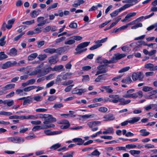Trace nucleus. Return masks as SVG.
I'll list each match as a JSON object with an SVG mask.
<instances>
[{"label": "nucleus", "instance_id": "f257e3e1", "mask_svg": "<svg viewBox=\"0 0 157 157\" xmlns=\"http://www.w3.org/2000/svg\"><path fill=\"white\" fill-rule=\"evenodd\" d=\"M109 97L110 98L113 99L110 100H109L110 102L116 103L119 101L121 102L120 105H121L128 104L131 102V100L129 99L124 101V98H119V96L118 95H110L109 96Z\"/></svg>", "mask_w": 157, "mask_h": 157}, {"label": "nucleus", "instance_id": "f03ea898", "mask_svg": "<svg viewBox=\"0 0 157 157\" xmlns=\"http://www.w3.org/2000/svg\"><path fill=\"white\" fill-rule=\"evenodd\" d=\"M90 42H85L80 43L78 45L77 48H75V51L76 52H75V55L80 54L81 53L86 51L87 50L86 48L83 49L82 48H84L87 46L90 43Z\"/></svg>", "mask_w": 157, "mask_h": 157}, {"label": "nucleus", "instance_id": "7ed1b4c3", "mask_svg": "<svg viewBox=\"0 0 157 157\" xmlns=\"http://www.w3.org/2000/svg\"><path fill=\"white\" fill-rule=\"evenodd\" d=\"M7 140L9 142L16 144L21 143L25 141L23 138L17 136L9 137L7 138Z\"/></svg>", "mask_w": 157, "mask_h": 157}, {"label": "nucleus", "instance_id": "20e7f679", "mask_svg": "<svg viewBox=\"0 0 157 157\" xmlns=\"http://www.w3.org/2000/svg\"><path fill=\"white\" fill-rule=\"evenodd\" d=\"M56 121V119L53 117L52 115L49 114H46L43 122V123L45 125H52V124H49V123H52Z\"/></svg>", "mask_w": 157, "mask_h": 157}, {"label": "nucleus", "instance_id": "39448f33", "mask_svg": "<svg viewBox=\"0 0 157 157\" xmlns=\"http://www.w3.org/2000/svg\"><path fill=\"white\" fill-rule=\"evenodd\" d=\"M107 65H102L98 67L97 68L98 71H97L95 75H97L100 74L105 73L108 71V69L106 66Z\"/></svg>", "mask_w": 157, "mask_h": 157}, {"label": "nucleus", "instance_id": "423d86ee", "mask_svg": "<svg viewBox=\"0 0 157 157\" xmlns=\"http://www.w3.org/2000/svg\"><path fill=\"white\" fill-rule=\"evenodd\" d=\"M144 77L142 72L133 73L132 75V78L134 81L139 80L140 81H142Z\"/></svg>", "mask_w": 157, "mask_h": 157}, {"label": "nucleus", "instance_id": "0eeeda50", "mask_svg": "<svg viewBox=\"0 0 157 157\" xmlns=\"http://www.w3.org/2000/svg\"><path fill=\"white\" fill-rule=\"evenodd\" d=\"M140 119V117H134L131 119V120L126 121L121 123V125L122 126H124L127 125L128 123L131 124H133L137 122Z\"/></svg>", "mask_w": 157, "mask_h": 157}, {"label": "nucleus", "instance_id": "6e6552de", "mask_svg": "<svg viewBox=\"0 0 157 157\" xmlns=\"http://www.w3.org/2000/svg\"><path fill=\"white\" fill-rule=\"evenodd\" d=\"M134 89H131L127 91V93L124 95L123 97L126 98H136L138 97L136 93L132 94L134 92Z\"/></svg>", "mask_w": 157, "mask_h": 157}, {"label": "nucleus", "instance_id": "1a4fd4ad", "mask_svg": "<svg viewBox=\"0 0 157 157\" xmlns=\"http://www.w3.org/2000/svg\"><path fill=\"white\" fill-rule=\"evenodd\" d=\"M55 126L54 124L48 125L46 124L42 126H34L32 129L33 131H35L39 129H43L54 127Z\"/></svg>", "mask_w": 157, "mask_h": 157}, {"label": "nucleus", "instance_id": "9d476101", "mask_svg": "<svg viewBox=\"0 0 157 157\" xmlns=\"http://www.w3.org/2000/svg\"><path fill=\"white\" fill-rule=\"evenodd\" d=\"M144 67L145 68L149 69L150 71L157 70L156 66H154V64L151 63H148L145 64Z\"/></svg>", "mask_w": 157, "mask_h": 157}, {"label": "nucleus", "instance_id": "9b49d317", "mask_svg": "<svg viewBox=\"0 0 157 157\" xmlns=\"http://www.w3.org/2000/svg\"><path fill=\"white\" fill-rule=\"evenodd\" d=\"M115 56L112 58L113 60L115 61L114 63L116 62L117 60L120 59L126 56V55L124 54H121L119 53H117L115 54Z\"/></svg>", "mask_w": 157, "mask_h": 157}, {"label": "nucleus", "instance_id": "f8f14e48", "mask_svg": "<svg viewBox=\"0 0 157 157\" xmlns=\"http://www.w3.org/2000/svg\"><path fill=\"white\" fill-rule=\"evenodd\" d=\"M101 124V122L99 121H93L89 122L87 123V125L90 128H92L96 126Z\"/></svg>", "mask_w": 157, "mask_h": 157}, {"label": "nucleus", "instance_id": "ddd939ff", "mask_svg": "<svg viewBox=\"0 0 157 157\" xmlns=\"http://www.w3.org/2000/svg\"><path fill=\"white\" fill-rule=\"evenodd\" d=\"M103 118L105 119L104 120L105 121H110L115 119V117H113V114H109L103 117Z\"/></svg>", "mask_w": 157, "mask_h": 157}, {"label": "nucleus", "instance_id": "4468645a", "mask_svg": "<svg viewBox=\"0 0 157 157\" xmlns=\"http://www.w3.org/2000/svg\"><path fill=\"white\" fill-rule=\"evenodd\" d=\"M86 89H80L78 90H73L72 93L73 94H78L79 95H81L82 93L86 91Z\"/></svg>", "mask_w": 157, "mask_h": 157}, {"label": "nucleus", "instance_id": "2eb2a0df", "mask_svg": "<svg viewBox=\"0 0 157 157\" xmlns=\"http://www.w3.org/2000/svg\"><path fill=\"white\" fill-rule=\"evenodd\" d=\"M44 17H39L37 18V21L38 24H37L38 26H42L44 25Z\"/></svg>", "mask_w": 157, "mask_h": 157}, {"label": "nucleus", "instance_id": "dca6fc26", "mask_svg": "<svg viewBox=\"0 0 157 157\" xmlns=\"http://www.w3.org/2000/svg\"><path fill=\"white\" fill-rule=\"evenodd\" d=\"M68 46H65L63 47H60L57 49H56V53H60L62 52H64L67 50Z\"/></svg>", "mask_w": 157, "mask_h": 157}, {"label": "nucleus", "instance_id": "f3484780", "mask_svg": "<svg viewBox=\"0 0 157 157\" xmlns=\"http://www.w3.org/2000/svg\"><path fill=\"white\" fill-rule=\"evenodd\" d=\"M41 71L39 67H37L34 69V70L30 72L29 74V76H33L37 75L38 73H40Z\"/></svg>", "mask_w": 157, "mask_h": 157}, {"label": "nucleus", "instance_id": "a211bd4d", "mask_svg": "<svg viewBox=\"0 0 157 157\" xmlns=\"http://www.w3.org/2000/svg\"><path fill=\"white\" fill-rule=\"evenodd\" d=\"M84 2H85L83 0H78L75 1L74 3L72 5V6L74 7H77L81 4H83Z\"/></svg>", "mask_w": 157, "mask_h": 157}, {"label": "nucleus", "instance_id": "6ab92c4d", "mask_svg": "<svg viewBox=\"0 0 157 157\" xmlns=\"http://www.w3.org/2000/svg\"><path fill=\"white\" fill-rule=\"evenodd\" d=\"M75 42V41L74 40L72 36L67 40L64 43L66 45H71L74 44Z\"/></svg>", "mask_w": 157, "mask_h": 157}, {"label": "nucleus", "instance_id": "aec40b11", "mask_svg": "<svg viewBox=\"0 0 157 157\" xmlns=\"http://www.w3.org/2000/svg\"><path fill=\"white\" fill-rule=\"evenodd\" d=\"M44 51L46 53H49L51 54H52L54 53H55L56 49L54 48H48L44 50Z\"/></svg>", "mask_w": 157, "mask_h": 157}, {"label": "nucleus", "instance_id": "412c9836", "mask_svg": "<svg viewBox=\"0 0 157 157\" xmlns=\"http://www.w3.org/2000/svg\"><path fill=\"white\" fill-rule=\"evenodd\" d=\"M15 84H9L6 85L5 86L3 87V89H4L5 91L10 89L14 88L15 87Z\"/></svg>", "mask_w": 157, "mask_h": 157}, {"label": "nucleus", "instance_id": "4be33fe9", "mask_svg": "<svg viewBox=\"0 0 157 157\" xmlns=\"http://www.w3.org/2000/svg\"><path fill=\"white\" fill-rule=\"evenodd\" d=\"M106 77L104 75H100L95 79V81L96 82H100L101 80H105L106 79Z\"/></svg>", "mask_w": 157, "mask_h": 157}, {"label": "nucleus", "instance_id": "5701e85b", "mask_svg": "<svg viewBox=\"0 0 157 157\" xmlns=\"http://www.w3.org/2000/svg\"><path fill=\"white\" fill-rule=\"evenodd\" d=\"M14 101L13 100H5L4 105H7L8 107H10L14 105Z\"/></svg>", "mask_w": 157, "mask_h": 157}, {"label": "nucleus", "instance_id": "b1692460", "mask_svg": "<svg viewBox=\"0 0 157 157\" xmlns=\"http://www.w3.org/2000/svg\"><path fill=\"white\" fill-rule=\"evenodd\" d=\"M38 56V54L36 53H32L28 57V59L29 61H31L36 58Z\"/></svg>", "mask_w": 157, "mask_h": 157}, {"label": "nucleus", "instance_id": "393cba45", "mask_svg": "<svg viewBox=\"0 0 157 157\" xmlns=\"http://www.w3.org/2000/svg\"><path fill=\"white\" fill-rule=\"evenodd\" d=\"M133 5V4H125L119 9H118L117 10H118L119 12H120L121 11L124 10L128 8L131 6H132Z\"/></svg>", "mask_w": 157, "mask_h": 157}, {"label": "nucleus", "instance_id": "a878e982", "mask_svg": "<svg viewBox=\"0 0 157 157\" xmlns=\"http://www.w3.org/2000/svg\"><path fill=\"white\" fill-rule=\"evenodd\" d=\"M133 5V4H125L119 9H118L117 10H118L119 12H120L121 11L124 10L128 8L131 6H132Z\"/></svg>", "mask_w": 157, "mask_h": 157}, {"label": "nucleus", "instance_id": "bb28decb", "mask_svg": "<svg viewBox=\"0 0 157 157\" xmlns=\"http://www.w3.org/2000/svg\"><path fill=\"white\" fill-rule=\"evenodd\" d=\"M140 135L142 136H147L150 134V132L146 131V129H142L140 131Z\"/></svg>", "mask_w": 157, "mask_h": 157}, {"label": "nucleus", "instance_id": "cd10ccee", "mask_svg": "<svg viewBox=\"0 0 157 157\" xmlns=\"http://www.w3.org/2000/svg\"><path fill=\"white\" fill-rule=\"evenodd\" d=\"M15 21V19L13 18L11 20L8 21L7 22V29H10L12 26V25L14 23Z\"/></svg>", "mask_w": 157, "mask_h": 157}, {"label": "nucleus", "instance_id": "c85d7f7f", "mask_svg": "<svg viewBox=\"0 0 157 157\" xmlns=\"http://www.w3.org/2000/svg\"><path fill=\"white\" fill-rule=\"evenodd\" d=\"M35 86L33 85L26 87L23 89L24 91L25 92H29L36 88Z\"/></svg>", "mask_w": 157, "mask_h": 157}, {"label": "nucleus", "instance_id": "c756f323", "mask_svg": "<svg viewBox=\"0 0 157 157\" xmlns=\"http://www.w3.org/2000/svg\"><path fill=\"white\" fill-rule=\"evenodd\" d=\"M11 65L10 62L8 61L3 64L1 66V67L3 69H6L7 68L10 67Z\"/></svg>", "mask_w": 157, "mask_h": 157}, {"label": "nucleus", "instance_id": "7c9ffc66", "mask_svg": "<svg viewBox=\"0 0 157 157\" xmlns=\"http://www.w3.org/2000/svg\"><path fill=\"white\" fill-rule=\"evenodd\" d=\"M17 50L15 48H12L10 50L9 55L11 56H15L17 55Z\"/></svg>", "mask_w": 157, "mask_h": 157}, {"label": "nucleus", "instance_id": "2f4dec72", "mask_svg": "<svg viewBox=\"0 0 157 157\" xmlns=\"http://www.w3.org/2000/svg\"><path fill=\"white\" fill-rule=\"evenodd\" d=\"M63 68L62 65L55 66L53 68V71H59Z\"/></svg>", "mask_w": 157, "mask_h": 157}, {"label": "nucleus", "instance_id": "473e14b6", "mask_svg": "<svg viewBox=\"0 0 157 157\" xmlns=\"http://www.w3.org/2000/svg\"><path fill=\"white\" fill-rule=\"evenodd\" d=\"M129 152L132 155L136 156V155H139L140 153V151L133 150H130Z\"/></svg>", "mask_w": 157, "mask_h": 157}, {"label": "nucleus", "instance_id": "72a5a7b5", "mask_svg": "<svg viewBox=\"0 0 157 157\" xmlns=\"http://www.w3.org/2000/svg\"><path fill=\"white\" fill-rule=\"evenodd\" d=\"M82 77L83 78L82 79V81L83 82H86L90 81V77L88 75H82Z\"/></svg>", "mask_w": 157, "mask_h": 157}, {"label": "nucleus", "instance_id": "f704fd0d", "mask_svg": "<svg viewBox=\"0 0 157 157\" xmlns=\"http://www.w3.org/2000/svg\"><path fill=\"white\" fill-rule=\"evenodd\" d=\"M48 62L51 64H54L56 63V59L53 56L50 57L48 59Z\"/></svg>", "mask_w": 157, "mask_h": 157}, {"label": "nucleus", "instance_id": "c9c22d12", "mask_svg": "<svg viewBox=\"0 0 157 157\" xmlns=\"http://www.w3.org/2000/svg\"><path fill=\"white\" fill-rule=\"evenodd\" d=\"M94 114H93L90 115H81L80 117L83 119H87L88 118L93 117L95 116Z\"/></svg>", "mask_w": 157, "mask_h": 157}, {"label": "nucleus", "instance_id": "e433bc0d", "mask_svg": "<svg viewBox=\"0 0 157 157\" xmlns=\"http://www.w3.org/2000/svg\"><path fill=\"white\" fill-rule=\"evenodd\" d=\"M107 39L108 38L107 37L105 38L102 39L101 40H99L95 41L94 42L96 44H101V43H102L106 42L107 40Z\"/></svg>", "mask_w": 157, "mask_h": 157}, {"label": "nucleus", "instance_id": "4c0bfd02", "mask_svg": "<svg viewBox=\"0 0 157 157\" xmlns=\"http://www.w3.org/2000/svg\"><path fill=\"white\" fill-rule=\"evenodd\" d=\"M38 14L39 13L38 11L34 10L30 13V16L33 18H35L36 17Z\"/></svg>", "mask_w": 157, "mask_h": 157}, {"label": "nucleus", "instance_id": "58836bf2", "mask_svg": "<svg viewBox=\"0 0 157 157\" xmlns=\"http://www.w3.org/2000/svg\"><path fill=\"white\" fill-rule=\"evenodd\" d=\"M7 56L5 54L4 52H0V60H2L4 59L7 58Z\"/></svg>", "mask_w": 157, "mask_h": 157}, {"label": "nucleus", "instance_id": "ea45409f", "mask_svg": "<svg viewBox=\"0 0 157 157\" xmlns=\"http://www.w3.org/2000/svg\"><path fill=\"white\" fill-rule=\"evenodd\" d=\"M77 24L74 22H71L69 25V27L72 29H75L77 27Z\"/></svg>", "mask_w": 157, "mask_h": 157}, {"label": "nucleus", "instance_id": "a19ab883", "mask_svg": "<svg viewBox=\"0 0 157 157\" xmlns=\"http://www.w3.org/2000/svg\"><path fill=\"white\" fill-rule=\"evenodd\" d=\"M153 90V88L148 86H144L143 87V90L144 92H147Z\"/></svg>", "mask_w": 157, "mask_h": 157}, {"label": "nucleus", "instance_id": "79ce46f5", "mask_svg": "<svg viewBox=\"0 0 157 157\" xmlns=\"http://www.w3.org/2000/svg\"><path fill=\"white\" fill-rule=\"evenodd\" d=\"M61 146V144L59 143H57L56 144L53 145L52 146L50 147V149H53L54 150H56L58 148H59Z\"/></svg>", "mask_w": 157, "mask_h": 157}, {"label": "nucleus", "instance_id": "37998d69", "mask_svg": "<svg viewBox=\"0 0 157 157\" xmlns=\"http://www.w3.org/2000/svg\"><path fill=\"white\" fill-rule=\"evenodd\" d=\"M33 99L36 101H40L42 100L43 98L40 95H38L34 96Z\"/></svg>", "mask_w": 157, "mask_h": 157}, {"label": "nucleus", "instance_id": "c03bdc74", "mask_svg": "<svg viewBox=\"0 0 157 157\" xmlns=\"http://www.w3.org/2000/svg\"><path fill=\"white\" fill-rule=\"evenodd\" d=\"M6 38V36H3L0 39V45L3 46L6 44V41H4L5 39Z\"/></svg>", "mask_w": 157, "mask_h": 157}, {"label": "nucleus", "instance_id": "a18cd8bd", "mask_svg": "<svg viewBox=\"0 0 157 157\" xmlns=\"http://www.w3.org/2000/svg\"><path fill=\"white\" fill-rule=\"evenodd\" d=\"M102 45V44H96L94 45L93 46H92V47H90V50L91 51L93 50L94 49H95L100 47Z\"/></svg>", "mask_w": 157, "mask_h": 157}, {"label": "nucleus", "instance_id": "49530a36", "mask_svg": "<svg viewBox=\"0 0 157 157\" xmlns=\"http://www.w3.org/2000/svg\"><path fill=\"white\" fill-rule=\"evenodd\" d=\"M102 63H114L115 61H114L112 59H111L109 60H108L106 59H104L101 61Z\"/></svg>", "mask_w": 157, "mask_h": 157}, {"label": "nucleus", "instance_id": "de8ad7c7", "mask_svg": "<svg viewBox=\"0 0 157 157\" xmlns=\"http://www.w3.org/2000/svg\"><path fill=\"white\" fill-rule=\"evenodd\" d=\"M47 57V56L45 54L39 55L37 58L40 60H44Z\"/></svg>", "mask_w": 157, "mask_h": 157}, {"label": "nucleus", "instance_id": "09e8293b", "mask_svg": "<svg viewBox=\"0 0 157 157\" xmlns=\"http://www.w3.org/2000/svg\"><path fill=\"white\" fill-rule=\"evenodd\" d=\"M129 67H124L118 71L119 73H121L127 71L130 69Z\"/></svg>", "mask_w": 157, "mask_h": 157}, {"label": "nucleus", "instance_id": "8fccbe9b", "mask_svg": "<svg viewBox=\"0 0 157 157\" xmlns=\"http://www.w3.org/2000/svg\"><path fill=\"white\" fill-rule=\"evenodd\" d=\"M12 113L10 112H7L4 111H2L0 112V115L5 116H10L12 115Z\"/></svg>", "mask_w": 157, "mask_h": 157}, {"label": "nucleus", "instance_id": "3c124183", "mask_svg": "<svg viewBox=\"0 0 157 157\" xmlns=\"http://www.w3.org/2000/svg\"><path fill=\"white\" fill-rule=\"evenodd\" d=\"M66 37L65 36L61 37L60 38L57 39L55 40V42L56 43H60L65 40L66 39Z\"/></svg>", "mask_w": 157, "mask_h": 157}, {"label": "nucleus", "instance_id": "603ef678", "mask_svg": "<svg viewBox=\"0 0 157 157\" xmlns=\"http://www.w3.org/2000/svg\"><path fill=\"white\" fill-rule=\"evenodd\" d=\"M102 88L106 90V92L109 93H111L113 92V90L108 86H103Z\"/></svg>", "mask_w": 157, "mask_h": 157}, {"label": "nucleus", "instance_id": "864d4df0", "mask_svg": "<svg viewBox=\"0 0 157 157\" xmlns=\"http://www.w3.org/2000/svg\"><path fill=\"white\" fill-rule=\"evenodd\" d=\"M34 20H33L31 21H26L23 22L22 23L23 24H26L27 25H30L34 23Z\"/></svg>", "mask_w": 157, "mask_h": 157}, {"label": "nucleus", "instance_id": "5fc2aeb1", "mask_svg": "<svg viewBox=\"0 0 157 157\" xmlns=\"http://www.w3.org/2000/svg\"><path fill=\"white\" fill-rule=\"evenodd\" d=\"M100 154V153L97 149L95 150L91 153V155L93 156H99Z\"/></svg>", "mask_w": 157, "mask_h": 157}, {"label": "nucleus", "instance_id": "6e6d98bb", "mask_svg": "<svg viewBox=\"0 0 157 157\" xmlns=\"http://www.w3.org/2000/svg\"><path fill=\"white\" fill-rule=\"evenodd\" d=\"M119 13V12L117 9L110 13V15L112 17H115L117 16Z\"/></svg>", "mask_w": 157, "mask_h": 157}, {"label": "nucleus", "instance_id": "4d7b16f0", "mask_svg": "<svg viewBox=\"0 0 157 157\" xmlns=\"http://www.w3.org/2000/svg\"><path fill=\"white\" fill-rule=\"evenodd\" d=\"M29 98V97H28L24 100L23 102V105H26L28 104H29L31 102V100Z\"/></svg>", "mask_w": 157, "mask_h": 157}, {"label": "nucleus", "instance_id": "13d9d810", "mask_svg": "<svg viewBox=\"0 0 157 157\" xmlns=\"http://www.w3.org/2000/svg\"><path fill=\"white\" fill-rule=\"evenodd\" d=\"M25 33H22L19 35L15 37L13 39V40L14 41H17L20 38H21L22 36Z\"/></svg>", "mask_w": 157, "mask_h": 157}, {"label": "nucleus", "instance_id": "bf43d9fd", "mask_svg": "<svg viewBox=\"0 0 157 157\" xmlns=\"http://www.w3.org/2000/svg\"><path fill=\"white\" fill-rule=\"evenodd\" d=\"M44 132L47 136L52 135V132L50 129L45 130L44 131Z\"/></svg>", "mask_w": 157, "mask_h": 157}, {"label": "nucleus", "instance_id": "052dcab7", "mask_svg": "<svg viewBox=\"0 0 157 157\" xmlns=\"http://www.w3.org/2000/svg\"><path fill=\"white\" fill-rule=\"evenodd\" d=\"M72 37L74 40L75 41V40L79 41L81 40L82 39V37L81 36L78 35L74 36H72Z\"/></svg>", "mask_w": 157, "mask_h": 157}, {"label": "nucleus", "instance_id": "680f3d73", "mask_svg": "<svg viewBox=\"0 0 157 157\" xmlns=\"http://www.w3.org/2000/svg\"><path fill=\"white\" fill-rule=\"evenodd\" d=\"M142 26V24L141 23H139L133 26H132L131 27L132 29H136L138 28L139 27H141Z\"/></svg>", "mask_w": 157, "mask_h": 157}, {"label": "nucleus", "instance_id": "e2e57ef3", "mask_svg": "<svg viewBox=\"0 0 157 157\" xmlns=\"http://www.w3.org/2000/svg\"><path fill=\"white\" fill-rule=\"evenodd\" d=\"M63 106V105L62 103H60L59 104H55L53 107L55 109H57L58 108H60L61 107H62Z\"/></svg>", "mask_w": 157, "mask_h": 157}, {"label": "nucleus", "instance_id": "0e129e2a", "mask_svg": "<svg viewBox=\"0 0 157 157\" xmlns=\"http://www.w3.org/2000/svg\"><path fill=\"white\" fill-rule=\"evenodd\" d=\"M7 25L6 24V22H4L2 25L1 29L2 30L5 31L6 30V28L7 29Z\"/></svg>", "mask_w": 157, "mask_h": 157}, {"label": "nucleus", "instance_id": "69168bd1", "mask_svg": "<svg viewBox=\"0 0 157 157\" xmlns=\"http://www.w3.org/2000/svg\"><path fill=\"white\" fill-rule=\"evenodd\" d=\"M51 29V27L50 26H47L45 27L43 29V32L44 33H47L49 32Z\"/></svg>", "mask_w": 157, "mask_h": 157}, {"label": "nucleus", "instance_id": "338daca9", "mask_svg": "<svg viewBox=\"0 0 157 157\" xmlns=\"http://www.w3.org/2000/svg\"><path fill=\"white\" fill-rule=\"evenodd\" d=\"M74 86V85H71L67 86L65 89L64 91L66 92L70 91L72 89V87Z\"/></svg>", "mask_w": 157, "mask_h": 157}, {"label": "nucleus", "instance_id": "774afa93", "mask_svg": "<svg viewBox=\"0 0 157 157\" xmlns=\"http://www.w3.org/2000/svg\"><path fill=\"white\" fill-rule=\"evenodd\" d=\"M45 43V41L44 40H42L37 42V46L39 48H40L42 46H43Z\"/></svg>", "mask_w": 157, "mask_h": 157}]
</instances>
